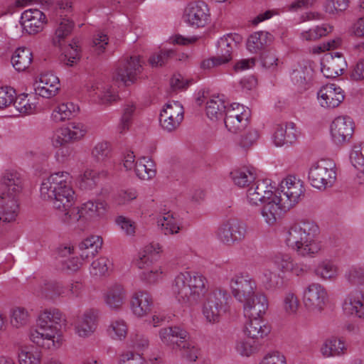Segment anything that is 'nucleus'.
I'll use <instances>...</instances> for the list:
<instances>
[{
	"label": "nucleus",
	"instance_id": "29",
	"mask_svg": "<svg viewBox=\"0 0 364 364\" xmlns=\"http://www.w3.org/2000/svg\"><path fill=\"white\" fill-rule=\"evenodd\" d=\"M161 247L159 243H150L144 247L143 252L139 254L135 264L139 269L146 271L152 268L153 261L156 259Z\"/></svg>",
	"mask_w": 364,
	"mask_h": 364
},
{
	"label": "nucleus",
	"instance_id": "55",
	"mask_svg": "<svg viewBox=\"0 0 364 364\" xmlns=\"http://www.w3.org/2000/svg\"><path fill=\"white\" fill-rule=\"evenodd\" d=\"M28 318V313L24 308L16 307L12 309L11 323L16 328H20L27 324Z\"/></svg>",
	"mask_w": 364,
	"mask_h": 364
},
{
	"label": "nucleus",
	"instance_id": "8",
	"mask_svg": "<svg viewBox=\"0 0 364 364\" xmlns=\"http://www.w3.org/2000/svg\"><path fill=\"white\" fill-rule=\"evenodd\" d=\"M250 116L248 107L239 103H232L227 108L223 120L228 130L236 134L247 127Z\"/></svg>",
	"mask_w": 364,
	"mask_h": 364
},
{
	"label": "nucleus",
	"instance_id": "24",
	"mask_svg": "<svg viewBox=\"0 0 364 364\" xmlns=\"http://www.w3.org/2000/svg\"><path fill=\"white\" fill-rule=\"evenodd\" d=\"M19 213L18 198L0 196V220L3 223L16 220Z\"/></svg>",
	"mask_w": 364,
	"mask_h": 364
},
{
	"label": "nucleus",
	"instance_id": "42",
	"mask_svg": "<svg viewBox=\"0 0 364 364\" xmlns=\"http://www.w3.org/2000/svg\"><path fill=\"white\" fill-rule=\"evenodd\" d=\"M105 210V203L88 201L80 207L81 214L85 220H90L103 214Z\"/></svg>",
	"mask_w": 364,
	"mask_h": 364
},
{
	"label": "nucleus",
	"instance_id": "49",
	"mask_svg": "<svg viewBox=\"0 0 364 364\" xmlns=\"http://www.w3.org/2000/svg\"><path fill=\"white\" fill-rule=\"evenodd\" d=\"M289 130L287 136H284L282 128H277L274 135V141L277 146H282L284 144H292L296 139L295 125L294 123H289Z\"/></svg>",
	"mask_w": 364,
	"mask_h": 364
},
{
	"label": "nucleus",
	"instance_id": "6",
	"mask_svg": "<svg viewBox=\"0 0 364 364\" xmlns=\"http://www.w3.org/2000/svg\"><path fill=\"white\" fill-rule=\"evenodd\" d=\"M336 178V164L331 159L318 161L309 171V180L311 186L318 189L331 186Z\"/></svg>",
	"mask_w": 364,
	"mask_h": 364
},
{
	"label": "nucleus",
	"instance_id": "59",
	"mask_svg": "<svg viewBox=\"0 0 364 364\" xmlns=\"http://www.w3.org/2000/svg\"><path fill=\"white\" fill-rule=\"evenodd\" d=\"M227 309H220L218 307L209 305H203V314L206 320L210 323H218L220 321L221 314L225 313Z\"/></svg>",
	"mask_w": 364,
	"mask_h": 364
},
{
	"label": "nucleus",
	"instance_id": "47",
	"mask_svg": "<svg viewBox=\"0 0 364 364\" xmlns=\"http://www.w3.org/2000/svg\"><path fill=\"white\" fill-rule=\"evenodd\" d=\"M157 223L158 225L161 226V230L164 235L176 233L180 229L176 223L173 214L169 212L159 218Z\"/></svg>",
	"mask_w": 364,
	"mask_h": 364
},
{
	"label": "nucleus",
	"instance_id": "34",
	"mask_svg": "<svg viewBox=\"0 0 364 364\" xmlns=\"http://www.w3.org/2000/svg\"><path fill=\"white\" fill-rule=\"evenodd\" d=\"M206 114L211 120L222 119L225 114L227 107L225 101L219 96L213 97L207 102Z\"/></svg>",
	"mask_w": 364,
	"mask_h": 364
},
{
	"label": "nucleus",
	"instance_id": "14",
	"mask_svg": "<svg viewBox=\"0 0 364 364\" xmlns=\"http://www.w3.org/2000/svg\"><path fill=\"white\" fill-rule=\"evenodd\" d=\"M142 65L139 56H131L117 69L114 75L116 80L123 82L125 85L133 83L141 73Z\"/></svg>",
	"mask_w": 364,
	"mask_h": 364
},
{
	"label": "nucleus",
	"instance_id": "12",
	"mask_svg": "<svg viewBox=\"0 0 364 364\" xmlns=\"http://www.w3.org/2000/svg\"><path fill=\"white\" fill-rule=\"evenodd\" d=\"M245 225L236 219H230L223 223L218 230L219 239L227 245L241 241L245 238Z\"/></svg>",
	"mask_w": 364,
	"mask_h": 364
},
{
	"label": "nucleus",
	"instance_id": "1",
	"mask_svg": "<svg viewBox=\"0 0 364 364\" xmlns=\"http://www.w3.org/2000/svg\"><path fill=\"white\" fill-rule=\"evenodd\" d=\"M65 322V316L58 309H46L39 315L38 328L31 330L30 338L32 342L46 348L58 347L60 333Z\"/></svg>",
	"mask_w": 364,
	"mask_h": 364
},
{
	"label": "nucleus",
	"instance_id": "26",
	"mask_svg": "<svg viewBox=\"0 0 364 364\" xmlns=\"http://www.w3.org/2000/svg\"><path fill=\"white\" fill-rule=\"evenodd\" d=\"M343 308L347 314L364 318V291L350 293L345 299Z\"/></svg>",
	"mask_w": 364,
	"mask_h": 364
},
{
	"label": "nucleus",
	"instance_id": "36",
	"mask_svg": "<svg viewBox=\"0 0 364 364\" xmlns=\"http://www.w3.org/2000/svg\"><path fill=\"white\" fill-rule=\"evenodd\" d=\"M229 295L226 291L215 289L207 294L203 305L218 307L220 309H227Z\"/></svg>",
	"mask_w": 364,
	"mask_h": 364
},
{
	"label": "nucleus",
	"instance_id": "18",
	"mask_svg": "<svg viewBox=\"0 0 364 364\" xmlns=\"http://www.w3.org/2000/svg\"><path fill=\"white\" fill-rule=\"evenodd\" d=\"M45 14L38 9H28L21 15V24L29 34H36L41 31L46 21Z\"/></svg>",
	"mask_w": 364,
	"mask_h": 364
},
{
	"label": "nucleus",
	"instance_id": "17",
	"mask_svg": "<svg viewBox=\"0 0 364 364\" xmlns=\"http://www.w3.org/2000/svg\"><path fill=\"white\" fill-rule=\"evenodd\" d=\"M86 132L82 124L71 122L66 127L61 128L58 131L53 144L55 146H58L71 141L79 140L85 136Z\"/></svg>",
	"mask_w": 364,
	"mask_h": 364
},
{
	"label": "nucleus",
	"instance_id": "62",
	"mask_svg": "<svg viewBox=\"0 0 364 364\" xmlns=\"http://www.w3.org/2000/svg\"><path fill=\"white\" fill-rule=\"evenodd\" d=\"M111 264L110 261L106 257H100L92 262V274L95 275H105Z\"/></svg>",
	"mask_w": 364,
	"mask_h": 364
},
{
	"label": "nucleus",
	"instance_id": "25",
	"mask_svg": "<svg viewBox=\"0 0 364 364\" xmlns=\"http://www.w3.org/2000/svg\"><path fill=\"white\" fill-rule=\"evenodd\" d=\"M273 192L268 189L266 181H257L254 183L247 190V198L252 205H258L259 203H266V200L271 199Z\"/></svg>",
	"mask_w": 364,
	"mask_h": 364
},
{
	"label": "nucleus",
	"instance_id": "43",
	"mask_svg": "<svg viewBox=\"0 0 364 364\" xmlns=\"http://www.w3.org/2000/svg\"><path fill=\"white\" fill-rule=\"evenodd\" d=\"M230 174L235 184L240 187L248 186L255 180V174L247 168L234 170Z\"/></svg>",
	"mask_w": 364,
	"mask_h": 364
},
{
	"label": "nucleus",
	"instance_id": "27",
	"mask_svg": "<svg viewBox=\"0 0 364 364\" xmlns=\"http://www.w3.org/2000/svg\"><path fill=\"white\" fill-rule=\"evenodd\" d=\"M152 306V297L146 291H137L132 297V309L137 316L141 317L149 314L151 311Z\"/></svg>",
	"mask_w": 364,
	"mask_h": 364
},
{
	"label": "nucleus",
	"instance_id": "50",
	"mask_svg": "<svg viewBox=\"0 0 364 364\" xmlns=\"http://www.w3.org/2000/svg\"><path fill=\"white\" fill-rule=\"evenodd\" d=\"M98 178V173L93 170L86 169L82 174L78 177V185L80 189H92L96 185V180Z\"/></svg>",
	"mask_w": 364,
	"mask_h": 364
},
{
	"label": "nucleus",
	"instance_id": "61",
	"mask_svg": "<svg viewBox=\"0 0 364 364\" xmlns=\"http://www.w3.org/2000/svg\"><path fill=\"white\" fill-rule=\"evenodd\" d=\"M348 281L353 285L364 284V269L359 267H353L346 273Z\"/></svg>",
	"mask_w": 364,
	"mask_h": 364
},
{
	"label": "nucleus",
	"instance_id": "57",
	"mask_svg": "<svg viewBox=\"0 0 364 364\" xmlns=\"http://www.w3.org/2000/svg\"><path fill=\"white\" fill-rule=\"evenodd\" d=\"M108 333L114 339L122 340L127 336V326L123 321H113L108 328Z\"/></svg>",
	"mask_w": 364,
	"mask_h": 364
},
{
	"label": "nucleus",
	"instance_id": "46",
	"mask_svg": "<svg viewBox=\"0 0 364 364\" xmlns=\"http://www.w3.org/2000/svg\"><path fill=\"white\" fill-rule=\"evenodd\" d=\"M315 274L323 279H331L337 276L338 268L332 262L326 260L317 266Z\"/></svg>",
	"mask_w": 364,
	"mask_h": 364
},
{
	"label": "nucleus",
	"instance_id": "63",
	"mask_svg": "<svg viewBox=\"0 0 364 364\" xmlns=\"http://www.w3.org/2000/svg\"><path fill=\"white\" fill-rule=\"evenodd\" d=\"M16 99V92L11 87L0 88V108H4L11 105Z\"/></svg>",
	"mask_w": 364,
	"mask_h": 364
},
{
	"label": "nucleus",
	"instance_id": "2",
	"mask_svg": "<svg viewBox=\"0 0 364 364\" xmlns=\"http://www.w3.org/2000/svg\"><path fill=\"white\" fill-rule=\"evenodd\" d=\"M70 176L68 172L51 174L41 186V196L52 200L53 207L58 210H68L75 203V192L70 186Z\"/></svg>",
	"mask_w": 364,
	"mask_h": 364
},
{
	"label": "nucleus",
	"instance_id": "60",
	"mask_svg": "<svg viewBox=\"0 0 364 364\" xmlns=\"http://www.w3.org/2000/svg\"><path fill=\"white\" fill-rule=\"evenodd\" d=\"M135 110V107L133 105H127L123 112V114L118 126L119 133H123L129 129L132 123V117Z\"/></svg>",
	"mask_w": 364,
	"mask_h": 364
},
{
	"label": "nucleus",
	"instance_id": "21",
	"mask_svg": "<svg viewBox=\"0 0 364 364\" xmlns=\"http://www.w3.org/2000/svg\"><path fill=\"white\" fill-rule=\"evenodd\" d=\"M243 304L244 314L248 318L261 317L268 308L267 298L262 293L255 294Z\"/></svg>",
	"mask_w": 364,
	"mask_h": 364
},
{
	"label": "nucleus",
	"instance_id": "39",
	"mask_svg": "<svg viewBox=\"0 0 364 364\" xmlns=\"http://www.w3.org/2000/svg\"><path fill=\"white\" fill-rule=\"evenodd\" d=\"M290 79L297 92H302L309 88L311 77L306 68H301L291 73Z\"/></svg>",
	"mask_w": 364,
	"mask_h": 364
},
{
	"label": "nucleus",
	"instance_id": "48",
	"mask_svg": "<svg viewBox=\"0 0 364 364\" xmlns=\"http://www.w3.org/2000/svg\"><path fill=\"white\" fill-rule=\"evenodd\" d=\"M75 112V105L72 102L62 103L53 112L52 118L56 122L68 119Z\"/></svg>",
	"mask_w": 364,
	"mask_h": 364
},
{
	"label": "nucleus",
	"instance_id": "44",
	"mask_svg": "<svg viewBox=\"0 0 364 364\" xmlns=\"http://www.w3.org/2000/svg\"><path fill=\"white\" fill-rule=\"evenodd\" d=\"M41 353L37 348L23 347L19 350L18 361L20 364H40Z\"/></svg>",
	"mask_w": 364,
	"mask_h": 364
},
{
	"label": "nucleus",
	"instance_id": "13",
	"mask_svg": "<svg viewBox=\"0 0 364 364\" xmlns=\"http://www.w3.org/2000/svg\"><path fill=\"white\" fill-rule=\"evenodd\" d=\"M230 286L234 297L242 303L255 294L256 283L248 276L235 275Z\"/></svg>",
	"mask_w": 364,
	"mask_h": 364
},
{
	"label": "nucleus",
	"instance_id": "11",
	"mask_svg": "<svg viewBox=\"0 0 364 364\" xmlns=\"http://www.w3.org/2000/svg\"><path fill=\"white\" fill-rule=\"evenodd\" d=\"M354 133V122L347 116L336 117L331 125V134L336 144L348 142Z\"/></svg>",
	"mask_w": 364,
	"mask_h": 364
},
{
	"label": "nucleus",
	"instance_id": "3",
	"mask_svg": "<svg viewBox=\"0 0 364 364\" xmlns=\"http://www.w3.org/2000/svg\"><path fill=\"white\" fill-rule=\"evenodd\" d=\"M318 226L313 221L303 220L291 226L287 232V245L301 256H311L321 250L316 241Z\"/></svg>",
	"mask_w": 364,
	"mask_h": 364
},
{
	"label": "nucleus",
	"instance_id": "33",
	"mask_svg": "<svg viewBox=\"0 0 364 364\" xmlns=\"http://www.w3.org/2000/svg\"><path fill=\"white\" fill-rule=\"evenodd\" d=\"M126 298V293L120 284L112 286L105 294L106 304L114 309H117L123 304Z\"/></svg>",
	"mask_w": 364,
	"mask_h": 364
},
{
	"label": "nucleus",
	"instance_id": "7",
	"mask_svg": "<svg viewBox=\"0 0 364 364\" xmlns=\"http://www.w3.org/2000/svg\"><path fill=\"white\" fill-rule=\"evenodd\" d=\"M304 191L303 182L289 175L281 182L275 194L282 201L283 207L290 209L304 197Z\"/></svg>",
	"mask_w": 364,
	"mask_h": 364
},
{
	"label": "nucleus",
	"instance_id": "51",
	"mask_svg": "<svg viewBox=\"0 0 364 364\" xmlns=\"http://www.w3.org/2000/svg\"><path fill=\"white\" fill-rule=\"evenodd\" d=\"M68 46L71 50L68 54L61 55L60 60L67 65L73 66L76 61L80 59V49L78 40L73 38Z\"/></svg>",
	"mask_w": 364,
	"mask_h": 364
},
{
	"label": "nucleus",
	"instance_id": "45",
	"mask_svg": "<svg viewBox=\"0 0 364 364\" xmlns=\"http://www.w3.org/2000/svg\"><path fill=\"white\" fill-rule=\"evenodd\" d=\"M65 293V289L63 285L56 281H50L45 282L41 288V294L43 296L53 299L63 295Z\"/></svg>",
	"mask_w": 364,
	"mask_h": 364
},
{
	"label": "nucleus",
	"instance_id": "41",
	"mask_svg": "<svg viewBox=\"0 0 364 364\" xmlns=\"http://www.w3.org/2000/svg\"><path fill=\"white\" fill-rule=\"evenodd\" d=\"M134 168L136 176L142 180L151 179L156 174L153 161L145 157L136 161Z\"/></svg>",
	"mask_w": 364,
	"mask_h": 364
},
{
	"label": "nucleus",
	"instance_id": "28",
	"mask_svg": "<svg viewBox=\"0 0 364 364\" xmlns=\"http://www.w3.org/2000/svg\"><path fill=\"white\" fill-rule=\"evenodd\" d=\"M346 68V62L342 58V55L338 52L335 55L331 56V59L327 60V64L323 65L321 72L327 78H334L343 74Z\"/></svg>",
	"mask_w": 364,
	"mask_h": 364
},
{
	"label": "nucleus",
	"instance_id": "4",
	"mask_svg": "<svg viewBox=\"0 0 364 364\" xmlns=\"http://www.w3.org/2000/svg\"><path fill=\"white\" fill-rule=\"evenodd\" d=\"M206 283V279L202 275L196 274L191 276L188 272L180 273L175 278L172 291L179 303L193 306L205 295Z\"/></svg>",
	"mask_w": 364,
	"mask_h": 364
},
{
	"label": "nucleus",
	"instance_id": "23",
	"mask_svg": "<svg viewBox=\"0 0 364 364\" xmlns=\"http://www.w3.org/2000/svg\"><path fill=\"white\" fill-rule=\"evenodd\" d=\"M267 200V202L262 209V215L264 221L271 225L276 223L282 211H286L289 208L283 207L282 201H280L277 194H273L271 199Z\"/></svg>",
	"mask_w": 364,
	"mask_h": 364
},
{
	"label": "nucleus",
	"instance_id": "10",
	"mask_svg": "<svg viewBox=\"0 0 364 364\" xmlns=\"http://www.w3.org/2000/svg\"><path fill=\"white\" fill-rule=\"evenodd\" d=\"M303 301L304 306L309 311L320 312L327 303L328 294L320 284L312 283L305 289Z\"/></svg>",
	"mask_w": 364,
	"mask_h": 364
},
{
	"label": "nucleus",
	"instance_id": "56",
	"mask_svg": "<svg viewBox=\"0 0 364 364\" xmlns=\"http://www.w3.org/2000/svg\"><path fill=\"white\" fill-rule=\"evenodd\" d=\"M92 156L98 162L105 161L111 156V147L106 141L99 142L92 151Z\"/></svg>",
	"mask_w": 364,
	"mask_h": 364
},
{
	"label": "nucleus",
	"instance_id": "31",
	"mask_svg": "<svg viewBox=\"0 0 364 364\" xmlns=\"http://www.w3.org/2000/svg\"><path fill=\"white\" fill-rule=\"evenodd\" d=\"M96 328V316L91 311L85 312L79 318L75 331L80 337H87L90 336Z\"/></svg>",
	"mask_w": 364,
	"mask_h": 364
},
{
	"label": "nucleus",
	"instance_id": "37",
	"mask_svg": "<svg viewBox=\"0 0 364 364\" xmlns=\"http://www.w3.org/2000/svg\"><path fill=\"white\" fill-rule=\"evenodd\" d=\"M102 240L98 236H91L84 240L79 245V248L82 251L80 257L82 259H87L90 257H94L101 247Z\"/></svg>",
	"mask_w": 364,
	"mask_h": 364
},
{
	"label": "nucleus",
	"instance_id": "64",
	"mask_svg": "<svg viewBox=\"0 0 364 364\" xmlns=\"http://www.w3.org/2000/svg\"><path fill=\"white\" fill-rule=\"evenodd\" d=\"M236 348L242 355L250 356L258 350V344L255 340L241 341L237 343Z\"/></svg>",
	"mask_w": 364,
	"mask_h": 364
},
{
	"label": "nucleus",
	"instance_id": "30",
	"mask_svg": "<svg viewBox=\"0 0 364 364\" xmlns=\"http://www.w3.org/2000/svg\"><path fill=\"white\" fill-rule=\"evenodd\" d=\"M245 325V332L252 340L262 338L270 332V327L264 323L261 317L249 318Z\"/></svg>",
	"mask_w": 364,
	"mask_h": 364
},
{
	"label": "nucleus",
	"instance_id": "35",
	"mask_svg": "<svg viewBox=\"0 0 364 364\" xmlns=\"http://www.w3.org/2000/svg\"><path fill=\"white\" fill-rule=\"evenodd\" d=\"M272 41V36L265 31L255 32L247 39V48L252 53H257Z\"/></svg>",
	"mask_w": 364,
	"mask_h": 364
},
{
	"label": "nucleus",
	"instance_id": "19",
	"mask_svg": "<svg viewBox=\"0 0 364 364\" xmlns=\"http://www.w3.org/2000/svg\"><path fill=\"white\" fill-rule=\"evenodd\" d=\"M241 41V36L236 33L228 34L218 41L216 54L221 63L225 64L232 60V51Z\"/></svg>",
	"mask_w": 364,
	"mask_h": 364
},
{
	"label": "nucleus",
	"instance_id": "16",
	"mask_svg": "<svg viewBox=\"0 0 364 364\" xmlns=\"http://www.w3.org/2000/svg\"><path fill=\"white\" fill-rule=\"evenodd\" d=\"M343 90L335 84L323 86L318 92V98L323 107H337L344 100Z\"/></svg>",
	"mask_w": 364,
	"mask_h": 364
},
{
	"label": "nucleus",
	"instance_id": "5",
	"mask_svg": "<svg viewBox=\"0 0 364 364\" xmlns=\"http://www.w3.org/2000/svg\"><path fill=\"white\" fill-rule=\"evenodd\" d=\"M159 336L161 341L172 346L173 349H179L183 358L189 361H196L199 350L191 342L187 341L188 333L178 326L164 328L160 330Z\"/></svg>",
	"mask_w": 364,
	"mask_h": 364
},
{
	"label": "nucleus",
	"instance_id": "53",
	"mask_svg": "<svg viewBox=\"0 0 364 364\" xmlns=\"http://www.w3.org/2000/svg\"><path fill=\"white\" fill-rule=\"evenodd\" d=\"M175 55L174 50H161L159 53L153 54L149 59V63L152 67H161Z\"/></svg>",
	"mask_w": 364,
	"mask_h": 364
},
{
	"label": "nucleus",
	"instance_id": "15",
	"mask_svg": "<svg viewBox=\"0 0 364 364\" xmlns=\"http://www.w3.org/2000/svg\"><path fill=\"white\" fill-rule=\"evenodd\" d=\"M0 196L18 198L23 190V180L17 171H6L1 178Z\"/></svg>",
	"mask_w": 364,
	"mask_h": 364
},
{
	"label": "nucleus",
	"instance_id": "20",
	"mask_svg": "<svg viewBox=\"0 0 364 364\" xmlns=\"http://www.w3.org/2000/svg\"><path fill=\"white\" fill-rule=\"evenodd\" d=\"M188 22L196 27H203L209 17L208 5L203 1H198L189 4L186 10Z\"/></svg>",
	"mask_w": 364,
	"mask_h": 364
},
{
	"label": "nucleus",
	"instance_id": "32",
	"mask_svg": "<svg viewBox=\"0 0 364 364\" xmlns=\"http://www.w3.org/2000/svg\"><path fill=\"white\" fill-rule=\"evenodd\" d=\"M33 54L30 48L22 47L17 48L11 57L14 68L18 71H24L31 64Z\"/></svg>",
	"mask_w": 364,
	"mask_h": 364
},
{
	"label": "nucleus",
	"instance_id": "38",
	"mask_svg": "<svg viewBox=\"0 0 364 364\" xmlns=\"http://www.w3.org/2000/svg\"><path fill=\"white\" fill-rule=\"evenodd\" d=\"M74 22L69 18H60L55 31L53 43L55 46H60L61 42L70 36L74 28Z\"/></svg>",
	"mask_w": 364,
	"mask_h": 364
},
{
	"label": "nucleus",
	"instance_id": "22",
	"mask_svg": "<svg viewBox=\"0 0 364 364\" xmlns=\"http://www.w3.org/2000/svg\"><path fill=\"white\" fill-rule=\"evenodd\" d=\"M60 88V80L58 77L52 73L41 74L39 83L36 91L40 96L50 98L55 96Z\"/></svg>",
	"mask_w": 364,
	"mask_h": 364
},
{
	"label": "nucleus",
	"instance_id": "58",
	"mask_svg": "<svg viewBox=\"0 0 364 364\" xmlns=\"http://www.w3.org/2000/svg\"><path fill=\"white\" fill-rule=\"evenodd\" d=\"M348 6V0H326L323 8L326 13L334 14L346 10Z\"/></svg>",
	"mask_w": 364,
	"mask_h": 364
},
{
	"label": "nucleus",
	"instance_id": "52",
	"mask_svg": "<svg viewBox=\"0 0 364 364\" xmlns=\"http://www.w3.org/2000/svg\"><path fill=\"white\" fill-rule=\"evenodd\" d=\"M332 29V26L323 24L321 26H317L314 29H309V31L303 32L301 37L303 39L308 41H316L326 36L328 33L331 32Z\"/></svg>",
	"mask_w": 364,
	"mask_h": 364
},
{
	"label": "nucleus",
	"instance_id": "9",
	"mask_svg": "<svg viewBox=\"0 0 364 364\" xmlns=\"http://www.w3.org/2000/svg\"><path fill=\"white\" fill-rule=\"evenodd\" d=\"M184 109L177 101L166 103L160 113V124L168 132L176 130L183 119Z\"/></svg>",
	"mask_w": 364,
	"mask_h": 364
},
{
	"label": "nucleus",
	"instance_id": "40",
	"mask_svg": "<svg viewBox=\"0 0 364 364\" xmlns=\"http://www.w3.org/2000/svg\"><path fill=\"white\" fill-rule=\"evenodd\" d=\"M345 344L341 338L331 337L327 339L321 348L323 355L329 357L344 353Z\"/></svg>",
	"mask_w": 364,
	"mask_h": 364
},
{
	"label": "nucleus",
	"instance_id": "54",
	"mask_svg": "<svg viewBox=\"0 0 364 364\" xmlns=\"http://www.w3.org/2000/svg\"><path fill=\"white\" fill-rule=\"evenodd\" d=\"M350 159L352 164L364 173V144L353 146Z\"/></svg>",
	"mask_w": 364,
	"mask_h": 364
}]
</instances>
